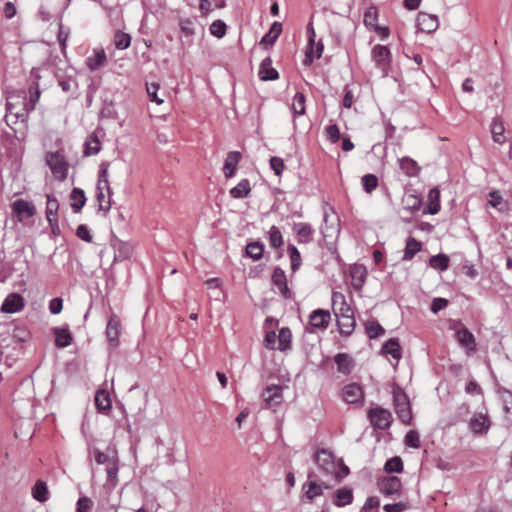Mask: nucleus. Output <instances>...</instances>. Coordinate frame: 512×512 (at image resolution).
<instances>
[{"mask_svg":"<svg viewBox=\"0 0 512 512\" xmlns=\"http://www.w3.org/2000/svg\"><path fill=\"white\" fill-rule=\"evenodd\" d=\"M319 469L326 476H333L338 482L349 474V468L340 459L335 461L333 454L326 449H319L314 456Z\"/></svg>","mask_w":512,"mask_h":512,"instance_id":"f257e3e1","label":"nucleus"},{"mask_svg":"<svg viewBox=\"0 0 512 512\" xmlns=\"http://www.w3.org/2000/svg\"><path fill=\"white\" fill-rule=\"evenodd\" d=\"M95 461L99 465H104L107 472V481L112 486L117 484V474L119 470L118 457L115 451L107 450L102 452L98 449L94 450Z\"/></svg>","mask_w":512,"mask_h":512,"instance_id":"f03ea898","label":"nucleus"},{"mask_svg":"<svg viewBox=\"0 0 512 512\" xmlns=\"http://www.w3.org/2000/svg\"><path fill=\"white\" fill-rule=\"evenodd\" d=\"M45 161L47 165L50 167L53 176L57 180L63 181L64 179H66L69 165L65 160V156L62 150L56 152H47L45 156Z\"/></svg>","mask_w":512,"mask_h":512,"instance_id":"7ed1b4c3","label":"nucleus"},{"mask_svg":"<svg viewBox=\"0 0 512 512\" xmlns=\"http://www.w3.org/2000/svg\"><path fill=\"white\" fill-rule=\"evenodd\" d=\"M393 401L398 418L404 424H409L412 419V414L407 395L400 389H396L393 391Z\"/></svg>","mask_w":512,"mask_h":512,"instance_id":"20e7f679","label":"nucleus"},{"mask_svg":"<svg viewBox=\"0 0 512 512\" xmlns=\"http://www.w3.org/2000/svg\"><path fill=\"white\" fill-rule=\"evenodd\" d=\"M11 211L18 222L25 223L36 214V207L30 201L17 199L11 204Z\"/></svg>","mask_w":512,"mask_h":512,"instance_id":"39448f33","label":"nucleus"},{"mask_svg":"<svg viewBox=\"0 0 512 512\" xmlns=\"http://www.w3.org/2000/svg\"><path fill=\"white\" fill-rule=\"evenodd\" d=\"M375 66L381 70L383 76H387L391 64V52L388 47L375 45L371 51Z\"/></svg>","mask_w":512,"mask_h":512,"instance_id":"423d86ee","label":"nucleus"},{"mask_svg":"<svg viewBox=\"0 0 512 512\" xmlns=\"http://www.w3.org/2000/svg\"><path fill=\"white\" fill-rule=\"evenodd\" d=\"M371 424L377 429H387L392 422V415L389 410L382 407L371 408L368 411Z\"/></svg>","mask_w":512,"mask_h":512,"instance_id":"0eeeda50","label":"nucleus"},{"mask_svg":"<svg viewBox=\"0 0 512 512\" xmlns=\"http://www.w3.org/2000/svg\"><path fill=\"white\" fill-rule=\"evenodd\" d=\"M364 24L365 26L374 32H376L382 39H385L389 36L388 27L379 26L377 24L378 21V12L375 7H369L364 13Z\"/></svg>","mask_w":512,"mask_h":512,"instance_id":"6e6552de","label":"nucleus"},{"mask_svg":"<svg viewBox=\"0 0 512 512\" xmlns=\"http://www.w3.org/2000/svg\"><path fill=\"white\" fill-rule=\"evenodd\" d=\"M20 103L23 104L22 111L27 112L28 102L26 101L25 92L23 90H18L10 93L7 97L6 103L7 112L18 117L21 111L17 109V105Z\"/></svg>","mask_w":512,"mask_h":512,"instance_id":"1a4fd4ad","label":"nucleus"},{"mask_svg":"<svg viewBox=\"0 0 512 512\" xmlns=\"http://www.w3.org/2000/svg\"><path fill=\"white\" fill-rule=\"evenodd\" d=\"M342 398L348 404H361L364 400V391L357 383H350L343 387Z\"/></svg>","mask_w":512,"mask_h":512,"instance_id":"9d476101","label":"nucleus"},{"mask_svg":"<svg viewBox=\"0 0 512 512\" xmlns=\"http://www.w3.org/2000/svg\"><path fill=\"white\" fill-rule=\"evenodd\" d=\"M307 482L304 484V488H306L305 491V497L309 501H313L315 497L321 496L323 494L324 489H329L330 486L324 485L323 483L317 482L314 478V472H309L307 475Z\"/></svg>","mask_w":512,"mask_h":512,"instance_id":"9b49d317","label":"nucleus"},{"mask_svg":"<svg viewBox=\"0 0 512 512\" xmlns=\"http://www.w3.org/2000/svg\"><path fill=\"white\" fill-rule=\"evenodd\" d=\"M24 308V299L18 293H10L6 296L1 311L4 313L13 314L21 311Z\"/></svg>","mask_w":512,"mask_h":512,"instance_id":"f8f14e48","label":"nucleus"},{"mask_svg":"<svg viewBox=\"0 0 512 512\" xmlns=\"http://www.w3.org/2000/svg\"><path fill=\"white\" fill-rule=\"evenodd\" d=\"M417 26H418L419 30H421L422 32H425L428 34L432 33L439 26L438 17L433 14L420 12L417 16Z\"/></svg>","mask_w":512,"mask_h":512,"instance_id":"ddd939ff","label":"nucleus"},{"mask_svg":"<svg viewBox=\"0 0 512 512\" xmlns=\"http://www.w3.org/2000/svg\"><path fill=\"white\" fill-rule=\"evenodd\" d=\"M293 231L299 244H308L313 241L314 230L310 224L304 222L295 223Z\"/></svg>","mask_w":512,"mask_h":512,"instance_id":"4468645a","label":"nucleus"},{"mask_svg":"<svg viewBox=\"0 0 512 512\" xmlns=\"http://www.w3.org/2000/svg\"><path fill=\"white\" fill-rule=\"evenodd\" d=\"M272 283L278 288L280 294L285 299H290L292 297V293L290 289L287 286V279L285 272L279 268L276 267L272 274Z\"/></svg>","mask_w":512,"mask_h":512,"instance_id":"2eb2a0df","label":"nucleus"},{"mask_svg":"<svg viewBox=\"0 0 512 512\" xmlns=\"http://www.w3.org/2000/svg\"><path fill=\"white\" fill-rule=\"evenodd\" d=\"M333 310L337 318L352 316L353 310L346 303L345 297L341 293H333L332 295Z\"/></svg>","mask_w":512,"mask_h":512,"instance_id":"dca6fc26","label":"nucleus"},{"mask_svg":"<svg viewBox=\"0 0 512 512\" xmlns=\"http://www.w3.org/2000/svg\"><path fill=\"white\" fill-rule=\"evenodd\" d=\"M266 407L272 408L282 401V388L277 385L267 387L262 393Z\"/></svg>","mask_w":512,"mask_h":512,"instance_id":"f3484780","label":"nucleus"},{"mask_svg":"<svg viewBox=\"0 0 512 512\" xmlns=\"http://www.w3.org/2000/svg\"><path fill=\"white\" fill-rule=\"evenodd\" d=\"M455 336L458 343L468 352H473L476 350L475 338L467 328L462 327L457 329Z\"/></svg>","mask_w":512,"mask_h":512,"instance_id":"a211bd4d","label":"nucleus"},{"mask_svg":"<svg viewBox=\"0 0 512 512\" xmlns=\"http://www.w3.org/2000/svg\"><path fill=\"white\" fill-rule=\"evenodd\" d=\"M120 334V320L116 315H112L107 323L106 327V335L109 341V344L112 347H116L118 345V338Z\"/></svg>","mask_w":512,"mask_h":512,"instance_id":"6ab92c4d","label":"nucleus"},{"mask_svg":"<svg viewBox=\"0 0 512 512\" xmlns=\"http://www.w3.org/2000/svg\"><path fill=\"white\" fill-rule=\"evenodd\" d=\"M106 64L107 56L103 49H94L93 53L86 59V65L91 71L99 70Z\"/></svg>","mask_w":512,"mask_h":512,"instance_id":"aec40b11","label":"nucleus"},{"mask_svg":"<svg viewBox=\"0 0 512 512\" xmlns=\"http://www.w3.org/2000/svg\"><path fill=\"white\" fill-rule=\"evenodd\" d=\"M330 313L326 310L317 309L310 315L309 323L313 328L326 329L330 323Z\"/></svg>","mask_w":512,"mask_h":512,"instance_id":"412c9836","label":"nucleus"},{"mask_svg":"<svg viewBox=\"0 0 512 512\" xmlns=\"http://www.w3.org/2000/svg\"><path fill=\"white\" fill-rule=\"evenodd\" d=\"M380 491L385 495H394L400 492L402 483L396 476H390L384 478L380 484Z\"/></svg>","mask_w":512,"mask_h":512,"instance_id":"4be33fe9","label":"nucleus"},{"mask_svg":"<svg viewBox=\"0 0 512 512\" xmlns=\"http://www.w3.org/2000/svg\"><path fill=\"white\" fill-rule=\"evenodd\" d=\"M240 160L241 153L238 151H232L227 154L223 167L226 178H231L235 175Z\"/></svg>","mask_w":512,"mask_h":512,"instance_id":"5701e85b","label":"nucleus"},{"mask_svg":"<svg viewBox=\"0 0 512 512\" xmlns=\"http://www.w3.org/2000/svg\"><path fill=\"white\" fill-rule=\"evenodd\" d=\"M399 167L401 171L408 177H416L420 172V166L418 163L408 156H404L398 159Z\"/></svg>","mask_w":512,"mask_h":512,"instance_id":"b1692460","label":"nucleus"},{"mask_svg":"<svg viewBox=\"0 0 512 512\" xmlns=\"http://www.w3.org/2000/svg\"><path fill=\"white\" fill-rule=\"evenodd\" d=\"M469 426L474 433L485 434L490 427V421L485 415L480 413L470 419Z\"/></svg>","mask_w":512,"mask_h":512,"instance_id":"393cba45","label":"nucleus"},{"mask_svg":"<svg viewBox=\"0 0 512 512\" xmlns=\"http://www.w3.org/2000/svg\"><path fill=\"white\" fill-rule=\"evenodd\" d=\"M334 361L337 365V370L342 374L351 373L354 367L353 359L346 353H339L334 357Z\"/></svg>","mask_w":512,"mask_h":512,"instance_id":"a878e982","label":"nucleus"},{"mask_svg":"<svg viewBox=\"0 0 512 512\" xmlns=\"http://www.w3.org/2000/svg\"><path fill=\"white\" fill-rule=\"evenodd\" d=\"M427 210L424 213L435 215L440 210V191L437 188H432L427 197Z\"/></svg>","mask_w":512,"mask_h":512,"instance_id":"bb28decb","label":"nucleus"},{"mask_svg":"<svg viewBox=\"0 0 512 512\" xmlns=\"http://www.w3.org/2000/svg\"><path fill=\"white\" fill-rule=\"evenodd\" d=\"M382 352L386 355H391L392 358L395 359L397 363L402 357L401 347L398 339L396 338H391L388 341H386L382 346Z\"/></svg>","mask_w":512,"mask_h":512,"instance_id":"cd10ccee","label":"nucleus"},{"mask_svg":"<svg viewBox=\"0 0 512 512\" xmlns=\"http://www.w3.org/2000/svg\"><path fill=\"white\" fill-rule=\"evenodd\" d=\"M259 77L261 80H275L278 78V72L272 67L270 58H265L259 68Z\"/></svg>","mask_w":512,"mask_h":512,"instance_id":"c85d7f7f","label":"nucleus"},{"mask_svg":"<svg viewBox=\"0 0 512 512\" xmlns=\"http://www.w3.org/2000/svg\"><path fill=\"white\" fill-rule=\"evenodd\" d=\"M101 150V142L95 133L90 134L84 143V155L92 156L96 155Z\"/></svg>","mask_w":512,"mask_h":512,"instance_id":"c756f323","label":"nucleus"},{"mask_svg":"<svg viewBox=\"0 0 512 512\" xmlns=\"http://www.w3.org/2000/svg\"><path fill=\"white\" fill-rule=\"evenodd\" d=\"M282 32V24L274 22L270 30L262 37L260 44L265 46H272Z\"/></svg>","mask_w":512,"mask_h":512,"instance_id":"7c9ffc66","label":"nucleus"},{"mask_svg":"<svg viewBox=\"0 0 512 512\" xmlns=\"http://www.w3.org/2000/svg\"><path fill=\"white\" fill-rule=\"evenodd\" d=\"M71 208L75 213L80 212L86 203V196L82 189L74 188L70 193Z\"/></svg>","mask_w":512,"mask_h":512,"instance_id":"2f4dec72","label":"nucleus"},{"mask_svg":"<svg viewBox=\"0 0 512 512\" xmlns=\"http://www.w3.org/2000/svg\"><path fill=\"white\" fill-rule=\"evenodd\" d=\"M490 131L494 142L498 144L505 143L506 139L504 136L505 128L503 122L499 118H494L491 125Z\"/></svg>","mask_w":512,"mask_h":512,"instance_id":"473e14b6","label":"nucleus"},{"mask_svg":"<svg viewBox=\"0 0 512 512\" xmlns=\"http://www.w3.org/2000/svg\"><path fill=\"white\" fill-rule=\"evenodd\" d=\"M353 501L352 490L346 487L340 488L336 491L333 503L338 507H344L351 504Z\"/></svg>","mask_w":512,"mask_h":512,"instance_id":"72a5a7b5","label":"nucleus"},{"mask_svg":"<svg viewBox=\"0 0 512 512\" xmlns=\"http://www.w3.org/2000/svg\"><path fill=\"white\" fill-rule=\"evenodd\" d=\"M55 333V345L58 348H65L72 343V335L68 328H56Z\"/></svg>","mask_w":512,"mask_h":512,"instance_id":"f704fd0d","label":"nucleus"},{"mask_svg":"<svg viewBox=\"0 0 512 512\" xmlns=\"http://www.w3.org/2000/svg\"><path fill=\"white\" fill-rule=\"evenodd\" d=\"M250 192L251 186L249 180L243 179L230 190V195L235 199H242L247 197Z\"/></svg>","mask_w":512,"mask_h":512,"instance_id":"c9c22d12","label":"nucleus"},{"mask_svg":"<svg viewBox=\"0 0 512 512\" xmlns=\"http://www.w3.org/2000/svg\"><path fill=\"white\" fill-rule=\"evenodd\" d=\"M95 405L100 412H106L111 409L110 395L105 390H98L95 395Z\"/></svg>","mask_w":512,"mask_h":512,"instance_id":"e433bc0d","label":"nucleus"},{"mask_svg":"<svg viewBox=\"0 0 512 512\" xmlns=\"http://www.w3.org/2000/svg\"><path fill=\"white\" fill-rule=\"evenodd\" d=\"M32 496L41 503L46 502L49 499V491L46 483L38 480L32 488Z\"/></svg>","mask_w":512,"mask_h":512,"instance_id":"4c0bfd02","label":"nucleus"},{"mask_svg":"<svg viewBox=\"0 0 512 512\" xmlns=\"http://www.w3.org/2000/svg\"><path fill=\"white\" fill-rule=\"evenodd\" d=\"M366 276H367V271H366L365 267H363L361 265L354 266L351 269L352 283L356 289L362 288L363 284L365 283Z\"/></svg>","mask_w":512,"mask_h":512,"instance_id":"58836bf2","label":"nucleus"},{"mask_svg":"<svg viewBox=\"0 0 512 512\" xmlns=\"http://www.w3.org/2000/svg\"><path fill=\"white\" fill-rule=\"evenodd\" d=\"M59 202L53 195H47L46 202V219L51 221L52 219H58Z\"/></svg>","mask_w":512,"mask_h":512,"instance_id":"ea45409f","label":"nucleus"},{"mask_svg":"<svg viewBox=\"0 0 512 512\" xmlns=\"http://www.w3.org/2000/svg\"><path fill=\"white\" fill-rule=\"evenodd\" d=\"M337 324L341 334L350 335L355 327L354 315L337 318Z\"/></svg>","mask_w":512,"mask_h":512,"instance_id":"a19ab883","label":"nucleus"},{"mask_svg":"<svg viewBox=\"0 0 512 512\" xmlns=\"http://www.w3.org/2000/svg\"><path fill=\"white\" fill-rule=\"evenodd\" d=\"M421 249V243L413 237H409L406 242L403 260H411Z\"/></svg>","mask_w":512,"mask_h":512,"instance_id":"79ce46f5","label":"nucleus"},{"mask_svg":"<svg viewBox=\"0 0 512 512\" xmlns=\"http://www.w3.org/2000/svg\"><path fill=\"white\" fill-rule=\"evenodd\" d=\"M264 251V246L261 242L255 241L248 243L246 246V255L253 260H259Z\"/></svg>","mask_w":512,"mask_h":512,"instance_id":"37998d69","label":"nucleus"},{"mask_svg":"<svg viewBox=\"0 0 512 512\" xmlns=\"http://www.w3.org/2000/svg\"><path fill=\"white\" fill-rule=\"evenodd\" d=\"M132 254V248L127 243H123L119 241L117 243L115 254H114V260L115 261H122L125 259H128Z\"/></svg>","mask_w":512,"mask_h":512,"instance_id":"c03bdc74","label":"nucleus"},{"mask_svg":"<svg viewBox=\"0 0 512 512\" xmlns=\"http://www.w3.org/2000/svg\"><path fill=\"white\" fill-rule=\"evenodd\" d=\"M430 266L434 269L445 271L449 267V258L444 254H438L430 258Z\"/></svg>","mask_w":512,"mask_h":512,"instance_id":"a18cd8bd","label":"nucleus"},{"mask_svg":"<svg viewBox=\"0 0 512 512\" xmlns=\"http://www.w3.org/2000/svg\"><path fill=\"white\" fill-rule=\"evenodd\" d=\"M291 337L292 333L289 328H281L278 335V349L281 351L287 350L290 347Z\"/></svg>","mask_w":512,"mask_h":512,"instance_id":"49530a36","label":"nucleus"},{"mask_svg":"<svg viewBox=\"0 0 512 512\" xmlns=\"http://www.w3.org/2000/svg\"><path fill=\"white\" fill-rule=\"evenodd\" d=\"M269 243L273 248H279L283 244V236L279 228L272 226L269 231Z\"/></svg>","mask_w":512,"mask_h":512,"instance_id":"de8ad7c7","label":"nucleus"},{"mask_svg":"<svg viewBox=\"0 0 512 512\" xmlns=\"http://www.w3.org/2000/svg\"><path fill=\"white\" fill-rule=\"evenodd\" d=\"M131 36L127 33L118 31L114 36V45L117 49H126L130 46Z\"/></svg>","mask_w":512,"mask_h":512,"instance_id":"09e8293b","label":"nucleus"},{"mask_svg":"<svg viewBox=\"0 0 512 512\" xmlns=\"http://www.w3.org/2000/svg\"><path fill=\"white\" fill-rule=\"evenodd\" d=\"M292 110L295 115H303L305 113V96L302 93H296L293 102Z\"/></svg>","mask_w":512,"mask_h":512,"instance_id":"8fccbe9b","label":"nucleus"},{"mask_svg":"<svg viewBox=\"0 0 512 512\" xmlns=\"http://www.w3.org/2000/svg\"><path fill=\"white\" fill-rule=\"evenodd\" d=\"M288 254L291 260V269L295 272L301 265V255L294 245L288 246Z\"/></svg>","mask_w":512,"mask_h":512,"instance_id":"3c124183","label":"nucleus"},{"mask_svg":"<svg viewBox=\"0 0 512 512\" xmlns=\"http://www.w3.org/2000/svg\"><path fill=\"white\" fill-rule=\"evenodd\" d=\"M362 185L367 193L374 191L378 185V179L373 174H366L362 177Z\"/></svg>","mask_w":512,"mask_h":512,"instance_id":"603ef678","label":"nucleus"},{"mask_svg":"<svg viewBox=\"0 0 512 512\" xmlns=\"http://www.w3.org/2000/svg\"><path fill=\"white\" fill-rule=\"evenodd\" d=\"M160 85L156 82L147 83L146 84V90L149 96L150 101L159 104H162L164 100L162 98H159L157 96V91L159 90Z\"/></svg>","mask_w":512,"mask_h":512,"instance_id":"864d4df0","label":"nucleus"},{"mask_svg":"<svg viewBox=\"0 0 512 512\" xmlns=\"http://www.w3.org/2000/svg\"><path fill=\"white\" fill-rule=\"evenodd\" d=\"M209 31L213 36L222 38L226 34V24L221 20H216L210 25Z\"/></svg>","mask_w":512,"mask_h":512,"instance_id":"5fc2aeb1","label":"nucleus"},{"mask_svg":"<svg viewBox=\"0 0 512 512\" xmlns=\"http://www.w3.org/2000/svg\"><path fill=\"white\" fill-rule=\"evenodd\" d=\"M323 48H324V46L321 41H319L317 43L315 41L314 46H313V54L308 56V54L306 53V58L304 60V64L310 65L314 59H319L322 56Z\"/></svg>","mask_w":512,"mask_h":512,"instance_id":"6e6d98bb","label":"nucleus"},{"mask_svg":"<svg viewBox=\"0 0 512 512\" xmlns=\"http://www.w3.org/2000/svg\"><path fill=\"white\" fill-rule=\"evenodd\" d=\"M404 443L408 447L419 448L420 447V437H419V434L415 430H410L405 435Z\"/></svg>","mask_w":512,"mask_h":512,"instance_id":"4d7b16f0","label":"nucleus"},{"mask_svg":"<svg viewBox=\"0 0 512 512\" xmlns=\"http://www.w3.org/2000/svg\"><path fill=\"white\" fill-rule=\"evenodd\" d=\"M403 469V463L400 457H393L385 463V470L387 472L399 473Z\"/></svg>","mask_w":512,"mask_h":512,"instance_id":"13d9d810","label":"nucleus"},{"mask_svg":"<svg viewBox=\"0 0 512 512\" xmlns=\"http://www.w3.org/2000/svg\"><path fill=\"white\" fill-rule=\"evenodd\" d=\"M366 331L370 338H377L385 332L384 328L377 322H368Z\"/></svg>","mask_w":512,"mask_h":512,"instance_id":"bf43d9fd","label":"nucleus"},{"mask_svg":"<svg viewBox=\"0 0 512 512\" xmlns=\"http://www.w3.org/2000/svg\"><path fill=\"white\" fill-rule=\"evenodd\" d=\"M328 220H329V215L327 212L324 213V224L325 226L324 227H321V233L323 234V237L324 238H328V237H333L335 236L338 232H339V229L336 226H332V227H328Z\"/></svg>","mask_w":512,"mask_h":512,"instance_id":"052dcab7","label":"nucleus"},{"mask_svg":"<svg viewBox=\"0 0 512 512\" xmlns=\"http://www.w3.org/2000/svg\"><path fill=\"white\" fill-rule=\"evenodd\" d=\"M97 201H98L100 210L105 211V212L109 211V209L111 207L110 195H108V197H106L105 192L97 191Z\"/></svg>","mask_w":512,"mask_h":512,"instance_id":"680f3d73","label":"nucleus"},{"mask_svg":"<svg viewBox=\"0 0 512 512\" xmlns=\"http://www.w3.org/2000/svg\"><path fill=\"white\" fill-rule=\"evenodd\" d=\"M270 167L275 172L277 176H280L284 171L285 164L284 161L280 157H271L270 158Z\"/></svg>","mask_w":512,"mask_h":512,"instance_id":"e2e57ef3","label":"nucleus"},{"mask_svg":"<svg viewBox=\"0 0 512 512\" xmlns=\"http://www.w3.org/2000/svg\"><path fill=\"white\" fill-rule=\"evenodd\" d=\"M29 94H30V102L28 103V106H27L28 111L33 110L36 102L39 100L40 91H39L37 84H35L29 88Z\"/></svg>","mask_w":512,"mask_h":512,"instance_id":"0e129e2a","label":"nucleus"},{"mask_svg":"<svg viewBox=\"0 0 512 512\" xmlns=\"http://www.w3.org/2000/svg\"><path fill=\"white\" fill-rule=\"evenodd\" d=\"M93 506V503L90 498L84 496L80 497L77 501V509L76 512H89Z\"/></svg>","mask_w":512,"mask_h":512,"instance_id":"69168bd1","label":"nucleus"},{"mask_svg":"<svg viewBox=\"0 0 512 512\" xmlns=\"http://www.w3.org/2000/svg\"><path fill=\"white\" fill-rule=\"evenodd\" d=\"M76 235L85 242H92V236L86 225H79L76 230Z\"/></svg>","mask_w":512,"mask_h":512,"instance_id":"338daca9","label":"nucleus"},{"mask_svg":"<svg viewBox=\"0 0 512 512\" xmlns=\"http://www.w3.org/2000/svg\"><path fill=\"white\" fill-rule=\"evenodd\" d=\"M326 134L333 143H336L340 138V130L337 125H329L326 127Z\"/></svg>","mask_w":512,"mask_h":512,"instance_id":"774afa93","label":"nucleus"}]
</instances>
